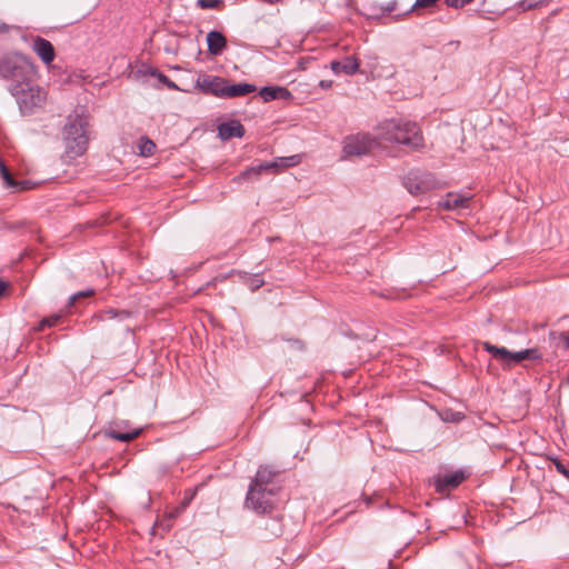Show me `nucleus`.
Instances as JSON below:
<instances>
[{
  "mask_svg": "<svg viewBox=\"0 0 569 569\" xmlns=\"http://www.w3.org/2000/svg\"><path fill=\"white\" fill-rule=\"evenodd\" d=\"M219 137L223 140L237 137L241 138L244 134L243 126L238 121L222 123L218 128Z\"/></svg>",
  "mask_w": 569,
  "mask_h": 569,
  "instance_id": "16",
  "label": "nucleus"
},
{
  "mask_svg": "<svg viewBox=\"0 0 569 569\" xmlns=\"http://www.w3.org/2000/svg\"><path fill=\"white\" fill-rule=\"evenodd\" d=\"M301 162V156L295 154L290 157L279 158L278 160L269 163H262L257 167H251L244 170L240 176L234 178L236 181L248 180L252 174L259 176L263 170L274 169L276 171L289 167L297 166Z\"/></svg>",
  "mask_w": 569,
  "mask_h": 569,
  "instance_id": "9",
  "label": "nucleus"
},
{
  "mask_svg": "<svg viewBox=\"0 0 569 569\" xmlns=\"http://www.w3.org/2000/svg\"><path fill=\"white\" fill-rule=\"evenodd\" d=\"M403 186L411 194L418 196L440 188L441 183L432 173L412 171L406 176Z\"/></svg>",
  "mask_w": 569,
  "mask_h": 569,
  "instance_id": "8",
  "label": "nucleus"
},
{
  "mask_svg": "<svg viewBox=\"0 0 569 569\" xmlns=\"http://www.w3.org/2000/svg\"><path fill=\"white\" fill-rule=\"evenodd\" d=\"M6 289H7V283L0 282V297L4 293Z\"/></svg>",
  "mask_w": 569,
  "mask_h": 569,
  "instance_id": "34",
  "label": "nucleus"
},
{
  "mask_svg": "<svg viewBox=\"0 0 569 569\" xmlns=\"http://www.w3.org/2000/svg\"><path fill=\"white\" fill-rule=\"evenodd\" d=\"M465 480V475L462 471H456L450 475H445L440 477L436 482V489L440 493H445L446 491L458 487Z\"/></svg>",
  "mask_w": 569,
  "mask_h": 569,
  "instance_id": "13",
  "label": "nucleus"
},
{
  "mask_svg": "<svg viewBox=\"0 0 569 569\" xmlns=\"http://www.w3.org/2000/svg\"><path fill=\"white\" fill-rule=\"evenodd\" d=\"M59 320V317H53V318H49V319H43L41 321V327H44V326H48V327H51V326H54Z\"/></svg>",
  "mask_w": 569,
  "mask_h": 569,
  "instance_id": "31",
  "label": "nucleus"
},
{
  "mask_svg": "<svg viewBox=\"0 0 569 569\" xmlns=\"http://www.w3.org/2000/svg\"><path fill=\"white\" fill-rule=\"evenodd\" d=\"M120 317L122 319L129 318L130 313L126 310L117 311L116 309L109 308L107 310L101 311L99 315L96 316L98 320H106V319H114L116 317Z\"/></svg>",
  "mask_w": 569,
  "mask_h": 569,
  "instance_id": "21",
  "label": "nucleus"
},
{
  "mask_svg": "<svg viewBox=\"0 0 569 569\" xmlns=\"http://www.w3.org/2000/svg\"><path fill=\"white\" fill-rule=\"evenodd\" d=\"M466 4L472 2L473 0H463Z\"/></svg>",
  "mask_w": 569,
  "mask_h": 569,
  "instance_id": "37",
  "label": "nucleus"
},
{
  "mask_svg": "<svg viewBox=\"0 0 569 569\" xmlns=\"http://www.w3.org/2000/svg\"><path fill=\"white\" fill-rule=\"evenodd\" d=\"M0 74L16 83L34 76L33 63L24 56L12 54L0 59Z\"/></svg>",
  "mask_w": 569,
  "mask_h": 569,
  "instance_id": "5",
  "label": "nucleus"
},
{
  "mask_svg": "<svg viewBox=\"0 0 569 569\" xmlns=\"http://www.w3.org/2000/svg\"><path fill=\"white\" fill-rule=\"evenodd\" d=\"M547 0H523L521 7L523 10H530L537 7L545 6Z\"/></svg>",
  "mask_w": 569,
  "mask_h": 569,
  "instance_id": "25",
  "label": "nucleus"
},
{
  "mask_svg": "<svg viewBox=\"0 0 569 569\" xmlns=\"http://www.w3.org/2000/svg\"><path fill=\"white\" fill-rule=\"evenodd\" d=\"M218 3L219 0H198V4L203 9L216 8Z\"/></svg>",
  "mask_w": 569,
  "mask_h": 569,
  "instance_id": "28",
  "label": "nucleus"
},
{
  "mask_svg": "<svg viewBox=\"0 0 569 569\" xmlns=\"http://www.w3.org/2000/svg\"><path fill=\"white\" fill-rule=\"evenodd\" d=\"M93 293H94V291L91 289L74 293L69 299V306H74L79 299L91 297V296H93Z\"/></svg>",
  "mask_w": 569,
  "mask_h": 569,
  "instance_id": "24",
  "label": "nucleus"
},
{
  "mask_svg": "<svg viewBox=\"0 0 569 569\" xmlns=\"http://www.w3.org/2000/svg\"><path fill=\"white\" fill-rule=\"evenodd\" d=\"M158 79L160 82L164 83L169 89H174L177 90L178 89V86L172 82L167 76H164L163 73H158Z\"/></svg>",
  "mask_w": 569,
  "mask_h": 569,
  "instance_id": "26",
  "label": "nucleus"
},
{
  "mask_svg": "<svg viewBox=\"0 0 569 569\" xmlns=\"http://www.w3.org/2000/svg\"><path fill=\"white\" fill-rule=\"evenodd\" d=\"M262 283H263L262 280H260L258 278H253L251 280L250 287H251L252 290H256V289L260 288L262 286Z\"/></svg>",
  "mask_w": 569,
  "mask_h": 569,
  "instance_id": "32",
  "label": "nucleus"
},
{
  "mask_svg": "<svg viewBox=\"0 0 569 569\" xmlns=\"http://www.w3.org/2000/svg\"><path fill=\"white\" fill-rule=\"evenodd\" d=\"M140 433H141V429H136L132 432H118V431L112 430L109 432V437L114 440L129 442V441L138 438Z\"/></svg>",
  "mask_w": 569,
  "mask_h": 569,
  "instance_id": "20",
  "label": "nucleus"
},
{
  "mask_svg": "<svg viewBox=\"0 0 569 569\" xmlns=\"http://www.w3.org/2000/svg\"><path fill=\"white\" fill-rule=\"evenodd\" d=\"M139 151L142 156H151L156 150V144L149 139H141L139 142Z\"/></svg>",
  "mask_w": 569,
  "mask_h": 569,
  "instance_id": "23",
  "label": "nucleus"
},
{
  "mask_svg": "<svg viewBox=\"0 0 569 569\" xmlns=\"http://www.w3.org/2000/svg\"><path fill=\"white\" fill-rule=\"evenodd\" d=\"M319 86H320L322 89H329V88H331V86H332V81H330V80H321V81L319 82Z\"/></svg>",
  "mask_w": 569,
  "mask_h": 569,
  "instance_id": "33",
  "label": "nucleus"
},
{
  "mask_svg": "<svg viewBox=\"0 0 569 569\" xmlns=\"http://www.w3.org/2000/svg\"><path fill=\"white\" fill-rule=\"evenodd\" d=\"M381 146L380 140L367 133H359L347 137L343 142L346 157H360L373 152Z\"/></svg>",
  "mask_w": 569,
  "mask_h": 569,
  "instance_id": "7",
  "label": "nucleus"
},
{
  "mask_svg": "<svg viewBox=\"0 0 569 569\" xmlns=\"http://www.w3.org/2000/svg\"><path fill=\"white\" fill-rule=\"evenodd\" d=\"M11 92L23 114L32 113L47 101V92L33 81V78L13 84Z\"/></svg>",
  "mask_w": 569,
  "mask_h": 569,
  "instance_id": "4",
  "label": "nucleus"
},
{
  "mask_svg": "<svg viewBox=\"0 0 569 569\" xmlns=\"http://www.w3.org/2000/svg\"><path fill=\"white\" fill-rule=\"evenodd\" d=\"M471 197L456 192H449L438 207L445 210H460L469 208Z\"/></svg>",
  "mask_w": 569,
  "mask_h": 569,
  "instance_id": "12",
  "label": "nucleus"
},
{
  "mask_svg": "<svg viewBox=\"0 0 569 569\" xmlns=\"http://www.w3.org/2000/svg\"><path fill=\"white\" fill-rule=\"evenodd\" d=\"M482 348L492 355L503 367H512L523 360L539 361L542 359V353L538 348H529L521 351L512 352L505 347H497L488 341L482 342Z\"/></svg>",
  "mask_w": 569,
  "mask_h": 569,
  "instance_id": "6",
  "label": "nucleus"
},
{
  "mask_svg": "<svg viewBox=\"0 0 569 569\" xmlns=\"http://www.w3.org/2000/svg\"><path fill=\"white\" fill-rule=\"evenodd\" d=\"M31 49L46 66L51 64L56 59L53 44L42 37L37 36L32 38Z\"/></svg>",
  "mask_w": 569,
  "mask_h": 569,
  "instance_id": "11",
  "label": "nucleus"
},
{
  "mask_svg": "<svg viewBox=\"0 0 569 569\" xmlns=\"http://www.w3.org/2000/svg\"><path fill=\"white\" fill-rule=\"evenodd\" d=\"M438 0H416L415 8H428L433 6Z\"/></svg>",
  "mask_w": 569,
  "mask_h": 569,
  "instance_id": "29",
  "label": "nucleus"
},
{
  "mask_svg": "<svg viewBox=\"0 0 569 569\" xmlns=\"http://www.w3.org/2000/svg\"><path fill=\"white\" fill-rule=\"evenodd\" d=\"M259 94L264 101L274 99L287 100L291 98V93L283 87H264L260 90Z\"/></svg>",
  "mask_w": 569,
  "mask_h": 569,
  "instance_id": "18",
  "label": "nucleus"
},
{
  "mask_svg": "<svg viewBox=\"0 0 569 569\" xmlns=\"http://www.w3.org/2000/svg\"><path fill=\"white\" fill-rule=\"evenodd\" d=\"M263 500H267V495L264 493V496H260V501H263Z\"/></svg>",
  "mask_w": 569,
  "mask_h": 569,
  "instance_id": "36",
  "label": "nucleus"
},
{
  "mask_svg": "<svg viewBox=\"0 0 569 569\" xmlns=\"http://www.w3.org/2000/svg\"><path fill=\"white\" fill-rule=\"evenodd\" d=\"M330 66L336 73L353 74L358 71L360 63L355 57H347L341 61H332Z\"/></svg>",
  "mask_w": 569,
  "mask_h": 569,
  "instance_id": "15",
  "label": "nucleus"
},
{
  "mask_svg": "<svg viewBox=\"0 0 569 569\" xmlns=\"http://www.w3.org/2000/svg\"><path fill=\"white\" fill-rule=\"evenodd\" d=\"M377 138L383 143H398L417 149L422 146L421 130L416 122L386 120L377 128Z\"/></svg>",
  "mask_w": 569,
  "mask_h": 569,
  "instance_id": "2",
  "label": "nucleus"
},
{
  "mask_svg": "<svg viewBox=\"0 0 569 569\" xmlns=\"http://www.w3.org/2000/svg\"><path fill=\"white\" fill-rule=\"evenodd\" d=\"M88 121L80 114L69 117L63 129L64 152L62 158L70 162L84 154L88 148Z\"/></svg>",
  "mask_w": 569,
  "mask_h": 569,
  "instance_id": "3",
  "label": "nucleus"
},
{
  "mask_svg": "<svg viewBox=\"0 0 569 569\" xmlns=\"http://www.w3.org/2000/svg\"><path fill=\"white\" fill-rule=\"evenodd\" d=\"M7 30V26L4 23H1L0 24V31H6Z\"/></svg>",
  "mask_w": 569,
  "mask_h": 569,
  "instance_id": "35",
  "label": "nucleus"
},
{
  "mask_svg": "<svg viewBox=\"0 0 569 569\" xmlns=\"http://www.w3.org/2000/svg\"><path fill=\"white\" fill-rule=\"evenodd\" d=\"M0 173L8 187L14 188V189H27L28 188L27 182H17L12 178L8 168L2 162H0Z\"/></svg>",
  "mask_w": 569,
  "mask_h": 569,
  "instance_id": "19",
  "label": "nucleus"
},
{
  "mask_svg": "<svg viewBox=\"0 0 569 569\" xmlns=\"http://www.w3.org/2000/svg\"><path fill=\"white\" fill-rule=\"evenodd\" d=\"M256 90H257L256 86L250 84V83L229 84L227 82L223 98L243 97V96L254 92Z\"/></svg>",
  "mask_w": 569,
  "mask_h": 569,
  "instance_id": "17",
  "label": "nucleus"
},
{
  "mask_svg": "<svg viewBox=\"0 0 569 569\" xmlns=\"http://www.w3.org/2000/svg\"><path fill=\"white\" fill-rule=\"evenodd\" d=\"M551 340L557 341V346L563 349H569V331L557 332L551 331L549 335Z\"/></svg>",
  "mask_w": 569,
  "mask_h": 569,
  "instance_id": "22",
  "label": "nucleus"
},
{
  "mask_svg": "<svg viewBox=\"0 0 569 569\" xmlns=\"http://www.w3.org/2000/svg\"><path fill=\"white\" fill-rule=\"evenodd\" d=\"M552 461H553V465H555L557 471L569 479V470H567V468L562 465V462L558 459H552Z\"/></svg>",
  "mask_w": 569,
  "mask_h": 569,
  "instance_id": "27",
  "label": "nucleus"
},
{
  "mask_svg": "<svg viewBox=\"0 0 569 569\" xmlns=\"http://www.w3.org/2000/svg\"><path fill=\"white\" fill-rule=\"evenodd\" d=\"M208 51L212 56H219L227 47L226 37L218 31H210L207 34Z\"/></svg>",
  "mask_w": 569,
  "mask_h": 569,
  "instance_id": "14",
  "label": "nucleus"
},
{
  "mask_svg": "<svg viewBox=\"0 0 569 569\" xmlns=\"http://www.w3.org/2000/svg\"><path fill=\"white\" fill-rule=\"evenodd\" d=\"M227 81L220 77L200 74L197 78L196 87L204 93H211L219 98L224 97Z\"/></svg>",
  "mask_w": 569,
  "mask_h": 569,
  "instance_id": "10",
  "label": "nucleus"
},
{
  "mask_svg": "<svg viewBox=\"0 0 569 569\" xmlns=\"http://www.w3.org/2000/svg\"><path fill=\"white\" fill-rule=\"evenodd\" d=\"M278 473L267 467H261L250 486L247 506L257 512L266 513L273 509L276 493L279 489Z\"/></svg>",
  "mask_w": 569,
  "mask_h": 569,
  "instance_id": "1",
  "label": "nucleus"
},
{
  "mask_svg": "<svg viewBox=\"0 0 569 569\" xmlns=\"http://www.w3.org/2000/svg\"><path fill=\"white\" fill-rule=\"evenodd\" d=\"M446 3L449 7H453V8H462L463 6H466L463 0H446Z\"/></svg>",
  "mask_w": 569,
  "mask_h": 569,
  "instance_id": "30",
  "label": "nucleus"
}]
</instances>
